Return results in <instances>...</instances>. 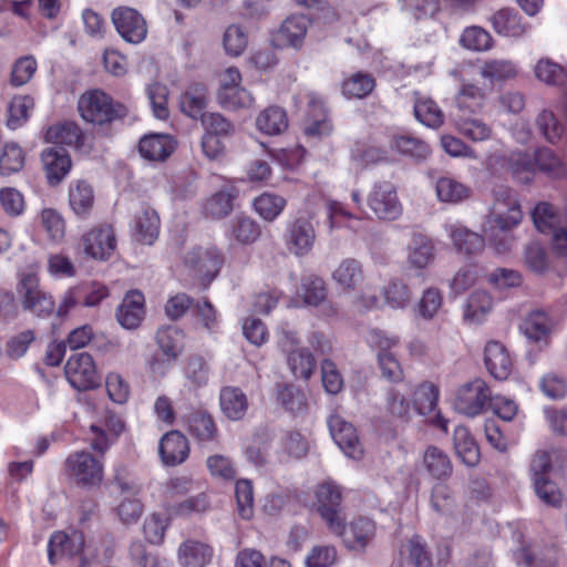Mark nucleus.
Returning <instances> with one entry per match:
<instances>
[{"label":"nucleus","mask_w":567,"mask_h":567,"mask_svg":"<svg viewBox=\"0 0 567 567\" xmlns=\"http://www.w3.org/2000/svg\"><path fill=\"white\" fill-rule=\"evenodd\" d=\"M495 31L506 37L518 38L526 33V27L522 24L516 12L502 9L492 17Z\"/></svg>","instance_id":"nucleus-41"},{"label":"nucleus","mask_w":567,"mask_h":567,"mask_svg":"<svg viewBox=\"0 0 567 567\" xmlns=\"http://www.w3.org/2000/svg\"><path fill=\"white\" fill-rule=\"evenodd\" d=\"M159 217L153 208H143L135 219V236L138 241L152 245L157 238Z\"/></svg>","instance_id":"nucleus-37"},{"label":"nucleus","mask_w":567,"mask_h":567,"mask_svg":"<svg viewBox=\"0 0 567 567\" xmlns=\"http://www.w3.org/2000/svg\"><path fill=\"white\" fill-rule=\"evenodd\" d=\"M223 44L228 55L239 56L248 45V33L241 25L231 24L225 30Z\"/></svg>","instance_id":"nucleus-58"},{"label":"nucleus","mask_w":567,"mask_h":567,"mask_svg":"<svg viewBox=\"0 0 567 567\" xmlns=\"http://www.w3.org/2000/svg\"><path fill=\"white\" fill-rule=\"evenodd\" d=\"M493 198L484 231L488 233L498 229L507 233L515 228L523 219L517 194L509 187L499 186L493 190Z\"/></svg>","instance_id":"nucleus-2"},{"label":"nucleus","mask_w":567,"mask_h":567,"mask_svg":"<svg viewBox=\"0 0 567 567\" xmlns=\"http://www.w3.org/2000/svg\"><path fill=\"white\" fill-rule=\"evenodd\" d=\"M69 204L76 216H87L94 205V190L92 186L82 179L71 184Z\"/></svg>","instance_id":"nucleus-33"},{"label":"nucleus","mask_w":567,"mask_h":567,"mask_svg":"<svg viewBox=\"0 0 567 567\" xmlns=\"http://www.w3.org/2000/svg\"><path fill=\"white\" fill-rule=\"evenodd\" d=\"M332 280L343 291L357 289L363 281L362 264L354 258H346L332 272Z\"/></svg>","instance_id":"nucleus-25"},{"label":"nucleus","mask_w":567,"mask_h":567,"mask_svg":"<svg viewBox=\"0 0 567 567\" xmlns=\"http://www.w3.org/2000/svg\"><path fill=\"white\" fill-rule=\"evenodd\" d=\"M33 107L34 100L30 95L14 96L8 107V126L12 130L21 126L29 118V113Z\"/></svg>","instance_id":"nucleus-56"},{"label":"nucleus","mask_w":567,"mask_h":567,"mask_svg":"<svg viewBox=\"0 0 567 567\" xmlns=\"http://www.w3.org/2000/svg\"><path fill=\"white\" fill-rule=\"evenodd\" d=\"M82 546L81 536L73 534L69 536L63 532H55L51 535L48 544V556L51 564L65 556L78 554Z\"/></svg>","instance_id":"nucleus-29"},{"label":"nucleus","mask_w":567,"mask_h":567,"mask_svg":"<svg viewBox=\"0 0 567 567\" xmlns=\"http://www.w3.org/2000/svg\"><path fill=\"white\" fill-rule=\"evenodd\" d=\"M485 164L486 168L494 173L506 167H509L513 175L517 176V174L519 173V167L522 166V171L526 172L527 174H530V163L522 154H516L508 158L504 153L496 151L488 154Z\"/></svg>","instance_id":"nucleus-40"},{"label":"nucleus","mask_w":567,"mask_h":567,"mask_svg":"<svg viewBox=\"0 0 567 567\" xmlns=\"http://www.w3.org/2000/svg\"><path fill=\"white\" fill-rule=\"evenodd\" d=\"M82 245L86 256L100 260L109 259L116 247L114 229L107 225L93 228L82 236Z\"/></svg>","instance_id":"nucleus-14"},{"label":"nucleus","mask_w":567,"mask_h":567,"mask_svg":"<svg viewBox=\"0 0 567 567\" xmlns=\"http://www.w3.org/2000/svg\"><path fill=\"white\" fill-rule=\"evenodd\" d=\"M309 107L311 109V113L313 116H317L318 118L312 120L309 122L305 127V133L308 136L313 137H321L329 135L332 131L331 123L326 116V110H324V103L323 101L313 95H309Z\"/></svg>","instance_id":"nucleus-39"},{"label":"nucleus","mask_w":567,"mask_h":567,"mask_svg":"<svg viewBox=\"0 0 567 567\" xmlns=\"http://www.w3.org/2000/svg\"><path fill=\"white\" fill-rule=\"evenodd\" d=\"M517 565L525 567H554L555 557L550 550H536L529 547H522L515 551Z\"/></svg>","instance_id":"nucleus-59"},{"label":"nucleus","mask_w":567,"mask_h":567,"mask_svg":"<svg viewBox=\"0 0 567 567\" xmlns=\"http://www.w3.org/2000/svg\"><path fill=\"white\" fill-rule=\"evenodd\" d=\"M286 206V199L281 196L264 193L254 202L256 213L265 220L276 219Z\"/></svg>","instance_id":"nucleus-55"},{"label":"nucleus","mask_w":567,"mask_h":567,"mask_svg":"<svg viewBox=\"0 0 567 567\" xmlns=\"http://www.w3.org/2000/svg\"><path fill=\"white\" fill-rule=\"evenodd\" d=\"M214 556L213 547L197 539L184 540L177 549V560L182 567H205Z\"/></svg>","instance_id":"nucleus-18"},{"label":"nucleus","mask_w":567,"mask_h":567,"mask_svg":"<svg viewBox=\"0 0 567 567\" xmlns=\"http://www.w3.org/2000/svg\"><path fill=\"white\" fill-rule=\"evenodd\" d=\"M384 302L392 309H404L411 302L408 285L399 279L390 280L382 290Z\"/></svg>","instance_id":"nucleus-50"},{"label":"nucleus","mask_w":567,"mask_h":567,"mask_svg":"<svg viewBox=\"0 0 567 567\" xmlns=\"http://www.w3.org/2000/svg\"><path fill=\"white\" fill-rule=\"evenodd\" d=\"M158 452L165 465H178L188 457V441L181 432L171 431L162 437Z\"/></svg>","instance_id":"nucleus-20"},{"label":"nucleus","mask_w":567,"mask_h":567,"mask_svg":"<svg viewBox=\"0 0 567 567\" xmlns=\"http://www.w3.org/2000/svg\"><path fill=\"white\" fill-rule=\"evenodd\" d=\"M485 93L474 84H462L455 96L457 112L453 115L455 128L473 142H483L492 136V128L481 118L471 116L484 106Z\"/></svg>","instance_id":"nucleus-1"},{"label":"nucleus","mask_w":567,"mask_h":567,"mask_svg":"<svg viewBox=\"0 0 567 567\" xmlns=\"http://www.w3.org/2000/svg\"><path fill=\"white\" fill-rule=\"evenodd\" d=\"M493 309V298L485 290H475L466 299L463 320L470 324L483 322Z\"/></svg>","instance_id":"nucleus-26"},{"label":"nucleus","mask_w":567,"mask_h":567,"mask_svg":"<svg viewBox=\"0 0 567 567\" xmlns=\"http://www.w3.org/2000/svg\"><path fill=\"white\" fill-rule=\"evenodd\" d=\"M478 73L485 81L495 84L516 78L518 71L516 64L511 60L488 59L483 62Z\"/></svg>","instance_id":"nucleus-32"},{"label":"nucleus","mask_w":567,"mask_h":567,"mask_svg":"<svg viewBox=\"0 0 567 567\" xmlns=\"http://www.w3.org/2000/svg\"><path fill=\"white\" fill-rule=\"evenodd\" d=\"M277 401L285 410L291 413L302 412L307 406L305 393L295 385H279Z\"/></svg>","instance_id":"nucleus-60"},{"label":"nucleus","mask_w":567,"mask_h":567,"mask_svg":"<svg viewBox=\"0 0 567 567\" xmlns=\"http://www.w3.org/2000/svg\"><path fill=\"white\" fill-rule=\"evenodd\" d=\"M532 218L536 229L543 234L549 235L558 228L557 210L547 202H540L534 207Z\"/></svg>","instance_id":"nucleus-48"},{"label":"nucleus","mask_w":567,"mask_h":567,"mask_svg":"<svg viewBox=\"0 0 567 567\" xmlns=\"http://www.w3.org/2000/svg\"><path fill=\"white\" fill-rule=\"evenodd\" d=\"M17 291L25 311H30L40 318H47L54 312V299L51 293L40 287L37 275L23 274L19 280Z\"/></svg>","instance_id":"nucleus-6"},{"label":"nucleus","mask_w":567,"mask_h":567,"mask_svg":"<svg viewBox=\"0 0 567 567\" xmlns=\"http://www.w3.org/2000/svg\"><path fill=\"white\" fill-rule=\"evenodd\" d=\"M38 68L37 60L32 55L19 58L12 65L10 83L19 87L31 81Z\"/></svg>","instance_id":"nucleus-64"},{"label":"nucleus","mask_w":567,"mask_h":567,"mask_svg":"<svg viewBox=\"0 0 567 567\" xmlns=\"http://www.w3.org/2000/svg\"><path fill=\"white\" fill-rule=\"evenodd\" d=\"M310 25V20L303 14H293L284 20L279 29L280 39L295 49L303 44Z\"/></svg>","instance_id":"nucleus-31"},{"label":"nucleus","mask_w":567,"mask_h":567,"mask_svg":"<svg viewBox=\"0 0 567 567\" xmlns=\"http://www.w3.org/2000/svg\"><path fill=\"white\" fill-rule=\"evenodd\" d=\"M455 249L464 255H477L484 250L485 240L480 234L470 230L461 224H449L445 226Z\"/></svg>","instance_id":"nucleus-21"},{"label":"nucleus","mask_w":567,"mask_h":567,"mask_svg":"<svg viewBox=\"0 0 567 567\" xmlns=\"http://www.w3.org/2000/svg\"><path fill=\"white\" fill-rule=\"evenodd\" d=\"M329 530L341 537L346 547L351 550L362 551L375 535L374 523L365 517H357L346 524L343 516L339 518V528Z\"/></svg>","instance_id":"nucleus-11"},{"label":"nucleus","mask_w":567,"mask_h":567,"mask_svg":"<svg viewBox=\"0 0 567 567\" xmlns=\"http://www.w3.org/2000/svg\"><path fill=\"white\" fill-rule=\"evenodd\" d=\"M374 86L375 82L371 75L358 72L343 81L342 93L349 99H363L373 91Z\"/></svg>","instance_id":"nucleus-52"},{"label":"nucleus","mask_w":567,"mask_h":567,"mask_svg":"<svg viewBox=\"0 0 567 567\" xmlns=\"http://www.w3.org/2000/svg\"><path fill=\"white\" fill-rule=\"evenodd\" d=\"M318 512L328 528H339L341 491L331 482L321 484L317 489Z\"/></svg>","instance_id":"nucleus-15"},{"label":"nucleus","mask_w":567,"mask_h":567,"mask_svg":"<svg viewBox=\"0 0 567 567\" xmlns=\"http://www.w3.org/2000/svg\"><path fill=\"white\" fill-rule=\"evenodd\" d=\"M219 404L224 415L233 421L240 420L248 410V399L237 386H224L219 394Z\"/></svg>","instance_id":"nucleus-28"},{"label":"nucleus","mask_w":567,"mask_h":567,"mask_svg":"<svg viewBox=\"0 0 567 567\" xmlns=\"http://www.w3.org/2000/svg\"><path fill=\"white\" fill-rule=\"evenodd\" d=\"M434 260L432 240L421 234L413 233L406 246V262L411 268L425 269Z\"/></svg>","instance_id":"nucleus-23"},{"label":"nucleus","mask_w":567,"mask_h":567,"mask_svg":"<svg viewBox=\"0 0 567 567\" xmlns=\"http://www.w3.org/2000/svg\"><path fill=\"white\" fill-rule=\"evenodd\" d=\"M68 481L85 489L99 487L104 477L103 462L87 451H75L66 456L62 466Z\"/></svg>","instance_id":"nucleus-3"},{"label":"nucleus","mask_w":567,"mask_h":567,"mask_svg":"<svg viewBox=\"0 0 567 567\" xmlns=\"http://www.w3.org/2000/svg\"><path fill=\"white\" fill-rule=\"evenodd\" d=\"M286 362L296 379L308 380L316 368V360L307 348L290 352L286 357Z\"/></svg>","instance_id":"nucleus-44"},{"label":"nucleus","mask_w":567,"mask_h":567,"mask_svg":"<svg viewBox=\"0 0 567 567\" xmlns=\"http://www.w3.org/2000/svg\"><path fill=\"white\" fill-rule=\"evenodd\" d=\"M69 383L79 391H86L99 384V373L93 357L87 352L72 354L64 368Z\"/></svg>","instance_id":"nucleus-9"},{"label":"nucleus","mask_w":567,"mask_h":567,"mask_svg":"<svg viewBox=\"0 0 567 567\" xmlns=\"http://www.w3.org/2000/svg\"><path fill=\"white\" fill-rule=\"evenodd\" d=\"M287 249L295 256L308 255L316 241V230L306 217H298L287 225L285 234Z\"/></svg>","instance_id":"nucleus-12"},{"label":"nucleus","mask_w":567,"mask_h":567,"mask_svg":"<svg viewBox=\"0 0 567 567\" xmlns=\"http://www.w3.org/2000/svg\"><path fill=\"white\" fill-rule=\"evenodd\" d=\"M553 321L544 311H535L524 322V333L528 339L540 341L549 334Z\"/></svg>","instance_id":"nucleus-53"},{"label":"nucleus","mask_w":567,"mask_h":567,"mask_svg":"<svg viewBox=\"0 0 567 567\" xmlns=\"http://www.w3.org/2000/svg\"><path fill=\"white\" fill-rule=\"evenodd\" d=\"M328 425L333 441L348 457L362 458L363 447L351 423L334 414L329 417Z\"/></svg>","instance_id":"nucleus-13"},{"label":"nucleus","mask_w":567,"mask_h":567,"mask_svg":"<svg viewBox=\"0 0 567 567\" xmlns=\"http://www.w3.org/2000/svg\"><path fill=\"white\" fill-rule=\"evenodd\" d=\"M156 341L164 357L177 360L184 349V332L175 326L163 327L156 332Z\"/></svg>","instance_id":"nucleus-34"},{"label":"nucleus","mask_w":567,"mask_h":567,"mask_svg":"<svg viewBox=\"0 0 567 567\" xmlns=\"http://www.w3.org/2000/svg\"><path fill=\"white\" fill-rule=\"evenodd\" d=\"M217 100L223 109L229 111L249 109L255 102L252 95L240 85L225 92H218Z\"/></svg>","instance_id":"nucleus-51"},{"label":"nucleus","mask_w":567,"mask_h":567,"mask_svg":"<svg viewBox=\"0 0 567 567\" xmlns=\"http://www.w3.org/2000/svg\"><path fill=\"white\" fill-rule=\"evenodd\" d=\"M207 100L206 86L199 83L192 84L181 94V111L194 120H200L205 115L204 111L207 106Z\"/></svg>","instance_id":"nucleus-27"},{"label":"nucleus","mask_w":567,"mask_h":567,"mask_svg":"<svg viewBox=\"0 0 567 567\" xmlns=\"http://www.w3.org/2000/svg\"><path fill=\"white\" fill-rule=\"evenodd\" d=\"M24 165V153L16 143L6 144L0 155V174L9 176L19 172Z\"/></svg>","instance_id":"nucleus-61"},{"label":"nucleus","mask_w":567,"mask_h":567,"mask_svg":"<svg viewBox=\"0 0 567 567\" xmlns=\"http://www.w3.org/2000/svg\"><path fill=\"white\" fill-rule=\"evenodd\" d=\"M437 198L443 203L457 204L471 196V188L451 177H440L435 184Z\"/></svg>","instance_id":"nucleus-38"},{"label":"nucleus","mask_w":567,"mask_h":567,"mask_svg":"<svg viewBox=\"0 0 567 567\" xmlns=\"http://www.w3.org/2000/svg\"><path fill=\"white\" fill-rule=\"evenodd\" d=\"M176 142L168 134H150L141 138L138 152L141 156L151 162H163L174 152Z\"/></svg>","instance_id":"nucleus-19"},{"label":"nucleus","mask_w":567,"mask_h":567,"mask_svg":"<svg viewBox=\"0 0 567 567\" xmlns=\"http://www.w3.org/2000/svg\"><path fill=\"white\" fill-rule=\"evenodd\" d=\"M112 23L120 37L127 43L138 44L147 35V23L134 8L117 7L111 13Z\"/></svg>","instance_id":"nucleus-10"},{"label":"nucleus","mask_w":567,"mask_h":567,"mask_svg":"<svg viewBox=\"0 0 567 567\" xmlns=\"http://www.w3.org/2000/svg\"><path fill=\"white\" fill-rule=\"evenodd\" d=\"M453 443L457 456L466 466L474 467L478 464L481 458L478 445L465 426L455 427Z\"/></svg>","instance_id":"nucleus-30"},{"label":"nucleus","mask_w":567,"mask_h":567,"mask_svg":"<svg viewBox=\"0 0 567 567\" xmlns=\"http://www.w3.org/2000/svg\"><path fill=\"white\" fill-rule=\"evenodd\" d=\"M367 202L375 217L381 220H396L403 213L396 187L388 181L375 183Z\"/></svg>","instance_id":"nucleus-8"},{"label":"nucleus","mask_w":567,"mask_h":567,"mask_svg":"<svg viewBox=\"0 0 567 567\" xmlns=\"http://www.w3.org/2000/svg\"><path fill=\"white\" fill-rule=\"evenodd\" d=\"M414 115L422 124L436 128L444 122V114L430 97H417L414 104Z\"/></svg>","instance_id":"nucleus-47"},{"label":"nucleus","mask_w":567,"mask_h":567,"mask_svg":"<svg viewBox=\"0 0 567 567\" xmlns=\"http://www.w3.org/2000/svg\"><path fill=\"white\" fill-rule=\"evenodd\" d=\"M431 506L441 514L449 515L455 507V498L449 485L440 481L432 487Z\"/></svg>","instance_id":"nucleus-63"},{"label":"nucleus","mask_w":567,"mask_h":567,"mask_svg":"<svg viewBox=\"0 0 567 567\" xmlns=\"http://www.w3.org/2000/svg\"><path fill=\"white\" fill-rule=\"evenodd\" d=\"M237 511L241 518L250 519L254 515V488L249 480H239L235 485Z\"/></svg>","instance_id":"nucleus-62"},{"label":"nucleus","mask_w":567,"mask_h":567,"mask_svg":"<svg viewBox=\"0 0 567 567\" xmlns=\"http://www.w3.org/2000/svg\"><path fill=\"white\" fill-rule=\"evenodd\" d=\"M385 411L392 419L408 422L412 406L404 392L399 388H390L385 394Z\"/></svg>","instance_id":"nucleus-45"},{"label":"nucleus","mask_w":567,"mask_h":567,"mask_svg":"<svg viewBox=\"0 0 567 567\" xmlns=\"http://www.w3.org/2000/svg\"><path fill=\"white\" fill-rule=\"evenodd\" d=\"M486 369L497 380H506L512 372L513 362L504 344L498 341H488L484 350Z\"/></svg>","instance_id":"nucleus-17"},{"label":"nucleus","mask_w":567,"mask_h":567,"mask_svg":"<svg viewBox=\"0 0 567 567\" xmlns=\"http://www.w3.org/2000/svg\"><path fill=\"white\" fill-rule=\"evenodd\" d=\"M45 138L48 142L56 145L81 147L84 136L76 123L64 122L50 126L47 131Z\"/></svg>","instance_id":"nucleus-35"},{"label":"nucleus","mask_w":567,"mask_h":567,"mask_svg":"<svg viewBox=\"0 0 567 567\" xmlns=\"http://www.w3.org/2000/svg\"><path fill=\"white\" fill-rule=\"evenodd\" d=\"M439 388L432 382H423L413 392L414 408L421 415H430L437 408Z\"/></svg>","instance_id":"nucleus-43"},{"label":"nucleus","mask_w":567,"mask_h":567,"mask_svg":"<svg viewBox=\"0 0 567 567\" xmlns=\"http://www.w3.org/2000/svg\"><path fill=\"white\" fill-rule=\"evenodd\" d=\"M230 236L240 245H249L259 238L260 227L249 217H236L230 223Z\"/></svg>","instance_id":"nucleus-49"},{"label":"nucleus","mask_w":567,"mask_h":567,"mask_svg":"<svg viewBox=\"0 0 567 567\" xmlns=\"http://www.w3.org/2000/svg\"><path fill=\"white\" fill-rule=\"evenodd\" d=\"M390 147L401 155L409 156L415 161H423L430 154V147L424 141L410 135L393 137Z\"/></svg>","instance_id":"nucleus-42"},{"label":"nucleus","mask_w":567,"mask_h":567,"mask_svg":"<svg viewBox=\"0 0 567 567\" xmlns=\"http://www.w3.org/2000/svg\"><path fill=\"white\" fill-rule=\"evenodd\" d=\"M144 296L140 291L128 292L117 308L116 318L125 329H136L144 319Z\"/></svg>","instance_id":"nucleus-22"},{"label":"nucleus","mask_w":567,"mask_h":567,"mask_svg":"<svg viewBox=\"0 0 567 567\" xmlns=\"http://www.w3.org/2000/svg\"><path fill=\"white\" fill-rule=\"evenodd\" d=\"M256 126L266 135H279L288 127L287 113L279 106H269L257 116Z\"/></svg>","instance_id":"nucleus-36"},{"label":"nucleus","mask_w":567,"mask_h":567,"mask_svg":"<svg viewBox=\"0 0 567 567\" xmlns=\"http://www.w3.org/2000/svg\"><path fill=\"white\" fill-rule=\"evenodd\" d=\"M41 159L50 185L60 184L72 165L70 155L61 146L45 148L41 154Z\"/></svg>","instance_id":"nucleus-16"},{"label":"nucleus","mask_w":567,"mask_h":567,"mask_svg":"<svg viewBox=\"0 0 567 567\" xmlns=\"http://www.w3.org/2000/svg\"><path fill=\"white\" fill-rule=\"evenodd\" d=\"M188 431L199 442H210L217 435V427L207 412L197 411L188 419Z\"/></svg>","instance_id":"nucleus-46"},{"label":"nucleus","mask_w":567,"mask_h":567,"mask_svg":"<svg viewBox=\"0 0 567 567\" xmlns=\"http://www.w3.org/2000/svg\"><path fill=\"white\" fill-rule=\"evenodd\" d=\"M400 555L402 558L414 567H431V557L425 548V545L421 542L420 537L415 536L409 539L401 546Z\"/></svg>","instance_id":"nucleus-57"},{"label":"nucleus","mask_w":567,"mask_h":567,"mask_svg":"<svg viewBox=\"0 0 567 567\" xmlns=\"http://www.w3.org/2000/svg\"><path fill=\"white\" fill-rule=\"evenodd\" d=\"M489 399L491 390L487 383L481 378H475L457 388L453 406L456 412L474 417L484 411Z\"/></svg>","instance_id":"nucleus-7"},{"label":"nucleus","mask_w":567,"mask_h":567,"mask_svg":"<svg viewBox=\"0 0 567 567\" xmlns=\"http://www.w3.org/2000/svg\"><path fill=\"white\" fill-rule=\"evenodd\" d=\"M534 71L536 78L547 84L567 85V65L563 68L549 59H540Z\"/></svg>","instance_id":"nucleus-54"},{"label":"nucleus","mask_w":567,"mask_h":567,"mask_svg":"<svg viewBox=\"0 0 567 567\" xmlns=\"http://www.w3.org/2000/svg\"><path fill=\"white\" fill-rule=\"evenodd\" d=\"M183 262L189 275L206 289L217 277L224 256L215 246H195L186 251Z\"/></svg>","instance_id":"nucleus-5"},{"label":"nucleus","mask_w":567,"mask_h":567,"mask_svg":"<svg viewBox=\"0 0 567 567\" xmlns=\"http://www.w3.org/2000/svg\"><path fill=\"white\" fill-rule=\"evenodd\" d=\"M78 109L85 122L99 125L111 123L126 114L122 104L114 103L106 93L97 89L84 92L79 99Z\"/></svg>","instance_id":"nucleus-4"},{"label":"nucleus","mask_w":567,"mask_h":567,"mask_svg":"<svg viewBox=\"0 0 567 567\" xmlns=\"http://www.w3.org/2000/svg\"><path fill=\"white\" fill-rule=\"evenodd\" d=\"M422 464L427 474L439 482L450 478L453 473L449 454L435 445H429L424 450Z\"/></svg>","instance_id":"nucleus-24"}]
</instances>
